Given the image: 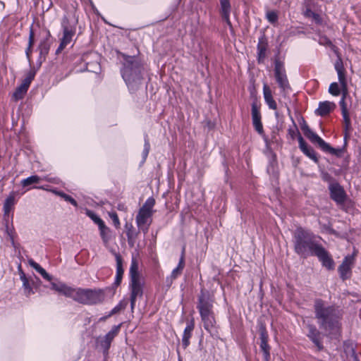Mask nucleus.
Instances as JSON below:
<instances>
[{"label": "nucleus", "mask_w": 361, "mask_h": 361, "mask_svg": "<svg viewBox=\"0 0 361 361\" xmlns=\"http://www.w3.org/2000/svg\"><path fill=\"white\" fill-rule=\"evenodd\" d=\"M261 343H260V348L262 350H266L267 348H269V346L267 343V333L264 331H262L261 333Z\"/></svg>", "instance_id": "nucleus-42"}, {"label": "nucleus", "mask_w": 361, "mask_h": 361, "mask_svg": "<svg viewBox=\"0 0 361 361\" xmlns=\"http://www.w3.org/2000/svg\"><path fill=\"white\" fill-rule=\"evenodd\" d=\"M323 179L325 181L329 182V183L331 182H335L334 180H332L331 177L328 173H325V174L323 175Z\"/></svg>", "instance_id": "nucleus-52"}, {"label": "nucleus", "mask_w": 361, "mask_h": 361, "mask_svg": "<svg viewBox=\"0 0 361 361\" xmlns=\"http://www.w3.org/2000/svg\"><path fill=\"white\" fill-rule=\"evenodd\" d=\"M28 88L25 87L23 85H20L19 87L16 88L15 92L13 94V97L16 101L20 100L23 99L24 95L26 94Z\"/></svg>", "instance_id": "nucleus-35"}, {"label": "nucleus", "mask_w": 361, "mask_h": 361, "mask_svg": "<svg viewBox=\"0 0 361 361\" xmlns=\"http://www.w3.org/2000/svg\"><path fill=\"white\" fill-rule=\"evenodd\" d=\"M116 283L119 284L121 281L123 274V262L122 258L118 254H116Z\"/></svg>", "instance_id": "nucleus-30"}, {"label": "nucleus", "mask_w": 361, "mask_h": 361, "mask_svg": "<svg viewBox=\"0 0 361 361\" xmlns=\"http://www.w3.org/2000/svg\"><path fill=\"white\" fill-rule=\"evenodd\" d=\"M341 86L334 82L330 84L329 87V92L333 96H338L341 94Z\"/></svg>", "instance_id": "nucleus-38"}, {"label": "nucleus", "mask_w": 361, "mask_h": 361, "mask_svg": "<svg viewBox=\"0 0 361 361\" xmlns=\"http://www.w3.org/2000/svg\"><path fill=\"white\" fill-rule=\"evenodd\" d=\"M314 8V5L312 4V0H305L303 13L306 17L312 18L316 23L319 24L322 22V18L319 14L312 11Z\"/></svg>", "instance_id": "nucleus-20"}, {"label": "nucleus", "mask_w": 361, "mask_h": 361, "mask_svg": "<svg viewBox=\"0 0 361 361\" xmlns=\"http://www.w3.org/2000/svg\"><path fill=\"white\" fill-rule=\"evenodd\" d=\"M274 76L281 91L286 92L290 89L289 82L286 73L283 63L279 59L275 60Z\"/></svg>", "instance_id": "nucleus-8"}, {"label": "nucleus", "mask_w": 361, "mask_h": 361, "mask_svg": "<svg viewBox=\"0 0 361 361\" xmlns=\"http://www.w3.org/2000/svg\"><path fill=\"white\" fill-rule=\"evenodd\" d=\"M221 15L222 19L226 23V24L231 27V22L230 20L231 13V4L229 0H221Z\"/></svg>", "instance_id": "nucleus-23"}, {"label": "nucleus", "mask_w": 361, "mask_h": 361, "mask_svg": "<svg viewBox=\"0 0 361 361\" xmlns=\"http://www.w3.org/2000/svg\"><path fill=\"white\" fill-rule=\"evenodd\" d=\"M130 298H136L137 297H142L143 293V283L141 279L130 280Z\"/></svg>", "instance_id": "nucleus-21"}, {"label": "nucleus", "mask_w": 361, "mask_h": 361, "mask_svg": "<svg viewBox=\"0 0 361 361\" xmlns=\"http://www.w3.org/2000/svg\"><path fill=\"white\" fill-rule=\"evenodd\" d=\"M314 256H316L322 262V266L326 268L328 270L334 269V261L329 252L326 250L323 246H322L321 248L317 250V252L315 253Z\"/></svg>", "instance_id": "nucleus-13"}, {"label": "nucleus", "mask_w": 361, "mask_h": 361, "mask_svg": "<svg viewBox=\"0 0 361 361\" xmlns=\"http://www.w3.org/2000/svg\"><path fill=\"white\" fill-rule=\"evenodd\" d=\"M42 180V177L38 176L37 175H34L27 178L23 179L20 181V184L23 188H27V190H29L30 189V188H29L30 185L37 184Z\"/></svg>", "instance_id": "nucleus-29"}, {"label": "nucleus", "mask_w": 361, "mask_h": 361, "mask_svg": "<svg viewBox=\"0 0 361 361\" xmlns=\"http://www.w3.org/2000/svg\"><path fill=\"white\" fill-rule=\"evenodd\" d=\"M49 37V32H46L44 39L41 40L39 45L40 55H46L48 54L50 47Z\"/></svg>", "instance_id": "nucleus-27"}, {"label": "nucleus", "mask_w": 361, "mask_h": 361, "mask_svg": "<svg viewBox=\"0 0 361 361\" xmlns=\"http://www.w3.org/2000/svg\"><path fill=\"white\" fill-rule=\"evenodd\" d=\"M293 243L295 252L304 258L314 256L322 246L313 233L302 228L295 230Z\"/></svg>", "instance_id": "nucleus-4"}, {"label": "nucleus", "mask_w": 361, "mask_h": 361, "mask_svg": "<svg viewBox=\"0 0 361 361\" xmlns=\"http://www.w3.org/2000/svg\"><path fill=\"white\" fill-rule=\"evenodd\" d=\"M335 68L338 74V79L341 87H345V86H348L347 79L345 74V70L342 64L336 63L335 65Z\"/></svg>", "instance_id": "nucleus-26"}, {"label": "nucleus", "mask_w": 361, "mask_h": 361, "mask_svg": "<svg viewBox=\"0 0 361 361\" xmlns=\"http://www.w3.org/2000/svg\"><path fill=\"white\" fill-rule=\"evenodd\" d=\"M42 180H46V181L53 183L57 184L59 183V178H50V177L46 176L42 177Z\"/></svg>", "instance_id": "nucleus-48"}, {"label": "nucleus", "mask_w": 361, "mask_h": 361, "mask_svg": "<svg viewBox=\"0 0 361 361\" xmlns=\"http://www.w3.org/2000/svg\"><path fill=\"white\" fill-rule=\"evenodd\" d=\"M127 305L128 301L126 300H123L120 301L119 303L111 310V311L108 314V317H111L124 310L126 307Z\"/></svg>", "instance_id": "nucleus-37"}, {"label": "nucleus", "mask_w": 361, "mask_h": 361, "mask_svg": "<svg viewBox=\"0 0 361 361\" xmlns=\"http://www.w3.org/2000/svg\"><path fill=\"white\" fill-rule=\"evenodd\" d=\"M298 140L300 150L310 159L317 162V157L313 148L307 145L302 136L300 135L298 138Z\"/></svg>", "instance_id": "nucleus-18"}, {"label": "nucleus", "mask_w": 361, "mask_h": 361, "mask_svg": "<svg viewBox=\"0 0 361 361\" xmlns=\"http://www.w3.org/2000/svg\"><path fill=\"white\" fill-rule=\"evenodd\" d=\"M336 108V104L329 102V101H325L319 102V107L316 110L317 114L324 116L328 115L331 111L334 110Z\"/></svg>", "instance_id": "nucleus-22"}, {"label": "nucleus", "mask_w": 361, "mask_h": 361, "mask_svg": "<svg viewBox=\"0 0 361 361\" xmlns=\"http://www.w3.org/2000/svg\"><path fill=\"white\" fill-rule=\"evenodd\" d=\"M251 115L252 125L255 130L259 134H264L263 126L262 123V116L260 112V105L257 102H253L251 106Z\"/></svg>", "instance_id": "nucleus-11"}, {"label": "nucleus", "mask_w": 361, "mask_h": 361, "mask_svg": "<svg viewBox=\"0 0 361 361\" xmlns=\"http://www.w3.org/2000/svg\"><path fill=\"white\" fill-rule=\"evenodd\" d=\"M341 93L342 94L341 98H343V99H346L347 97L348 96V86H345V87H341Z\"/></svg>", "instance_id": "nucleus-50"}, {"label": "nucleus", "mask_w": 361, "mask_h": 361, "mask_svg": "<svg viewBox=\"0 0 361 361\" xmlns=\"http://www.w3.org/2000/svg\"><path fill=\"white\" fill-rule=\"evenodd\" d=\"M34 188H38V189H42V190H48V189L45 188L44 186H40V187H33ZM49 191L51 192L52 193L59 196V194L61 193L62 191H59V190H57L56 189H51V190H49Z\"/></svg>", "instance_id": "nucleus-49"}, {"label": "nucleus", "mask_w": 361, "mask_h": 361, "mask_svg": "<svg viewBox=\"0 0 361 361\" xmlns=\"http://www.w3.org/2000/svg\"><path fill=\"white\" fill-rule=\"evenodd\" d=\"M322 43H325L326 44H331V41L329 39H327V38H324Z\"/></svg>", "instance_id": "nucleus-54"}, {"label": "nucleus", "mask_w": 361, "mask_h": 361, "mask_svg": "<svg viewBox=\"0 0 361 361\" xmlns=\"http://www.w3.org/2000/svg\"><path fill=\"white\" fill-rule=\"evenodd\" d=\"M136 300V298H130V306L132 310L135 307Z\"/></svg>", "instance_id": "nucleus-53"}, {"label": "nucleus", "mask_w": 361, "mask_h": 361, "mask_svg": "<svg viewBox=\"0 0 361 361\" xmlns=\"http://www.w3.org/2000/svg\"><path fill=\"white\" fill-rule=\"evenodd\" d=\"M33 44H34V32H33V30H31L30 32V35H29L28 47L27 48L26 51H25L27 57L29 61H30V54L32 52V47Z\"/></svg>", "instance_id": "nucleus-41"}, {"label": "nucleus", "mask_w": 361, "mask_h": 361, "mask_svg": "<svg viewBox=\"0 0 361 361\" xmlns=\"http://www.w3.org/2000/svg\"><path fill=\"white\" fill-rule=\"evenodd\" d=\"M214 300L209 291L202 289L198 296V303L197 308L203 322L204 328L209 332H211L216 324L213 308Z\"/></svg>", "instance_id": "nucleus-5"}, {"label": "nucleus", "mask_w": 361, "mask_h": 361, "mask_svg": "<svg viewBox=\"0 0 361 361\" xmlns=\"http://www.w3.org/2000/svg\"><path fill=\"white\" fill-rule=\"evenodd\" d=\"M267 18L271 23H274L278 20V15L275 11H271L267 13Z\"/></svg>", "instance_id": "nucleus-45"}, {"label": "nucleus", "mask_w": 361, "mask_h": 361, "mask_svg": "<svg viewBox=\"0 0 361 361\" xmlns=\"http://www.w3.org/2000/svg\"><path fill=\"white\" fill-rule=\"evenodd\" d=\"M195 327V324L193 319L188 322L186 327L185 328L183 338H182V344L184 348H186L190 344V338L192 336V333Z\"/></svg>", "instance_id": "nucleus-24"}, {"label": "nucleus", "mask_w": 361, "mask_h": 361, "mask_svg": "<svg viewBox=\"0 0 361 361\" xmlns=\"http://www.w3.org/2000/svg\"><path fill=\"white\" fill-rule=\"evenodd\" d=\"M121 328V324L114 326L111 330L105 335V336L100 340L99 344L104 353H107L112 341L115 336L118 334Z\"/></svg>", "instance_id": "nucleus-14"}, {"label": "nucleus", "mask_w": 361, "mask_h": 361, "mask_svg": "<svg viewBox=\"0 0 361 361\" xmlns=\"http://www.w3.org/2000/svg\"><path fill=\"white\" fill-rule=\"evenodd\" d=\"M263 95L266 104L272 110L277 109V104L273 97V93L269 86L264 83L263 85Z\"/></svg>", "instance_id": "nucleus-19"}, {"label": "nucleus", "mask_w": 361, "mask_h": 361, "mask_svg": "<svg viewBox=\"0 0 361 361\" xmlns=\"http://www.w3.org/2000/svg\"><path fill=\"white\" fill-rule=\"evenodd\" d=\"M20 279L23 282V287L24 289L25 295L27 297L30 296L34 292H33L32 288L31 287V286L30 284V282H29L27 278L26 277L25 273L21 269H20Z\"/></svg>", "instance_id": "nucleus-28"}, {"label": "nucleus", "mask_w": 361, "mask_h": 361, "mask_svg": "<svg viewBox=\"0 0 361 361\" xmlns=\"http://www.w3.org/2000/svg\"><path fill=\"white\" fill-rule=\"evenodd\" d=\"M264 354V358L265 361H269L270 358V354H269V348H267L266 350H262Z\"/></svg>", "instance_id": "nucleus-51"}, {"label": "nucleus", "mask_w": 361, "mask_h": 361, "mask_svg": "<svg viewBox=\"0 0 361 361\" xmlns=\"http://www.w3.org/2000/svg\"><path fill=\"white\" fill-rule=\"evenodd\" d=\"M15 204V196L14 192H12L6 199L4 204V211L6 214H8L13 206Z\"/></svg>", "instance_id": "nucleus-34"}, {"label": "nucleus", "mask_w": 361, "mask_h": 361, "mask_svg": "<svg viewBox=\"0 0 361 361\" xmlns=\"http://www.w3.org/2000/svg\"><path fill=\"white\" fill-rule=\"evenodd\" d=\"M184 252H185V249L183 248L178 266L175 269H173L171 275L167 276L166 279L167 286H170L172 284L173 280H175L179 276L181 275V274L183 271V269L185 267V254H184Z\"/></svg>", "instance_id": "nucleus-16"}, {"label": "nucleus", "mask_w": 361, "mask_h": 361, "mask_svg": "<svg viewBox=\"0 0 361 361\" xmlns=\"http://www.w3.org/2000/svg\"><path fill=\"white\" fill-rule=\"evenodd\" d=\"M314 312L320 328L329 334L338 331L342 317V310L339 307L329 305L323 300L317 298L314 302Z\"/></svg>", "instance_id": "nucleus-1"}, {"label": "nucleus", "mask_w": 361, "mask_h": 361, "mask_svg": "<svg viewBox=\"0 0 361 361\" xmlns=\"http://www.w3.org/2000/svg\"><path fill=\"white\" fill-rule=\"evenodd\" d=\"M339 105L341 109V114H342V116L343 118V122H344V131H345L344 138H345V140H346L348 137V131L351 128L350 118L348 105L346 104L345 99H343V98H341L339 102Z\"/></svg>", "instance_id": "nucleus-15"}, {"label": "nucleus", "mask_w": 361, "mask_h": 361, "mask_svg": "<svg viewBox=\"0 0 361 361\" xmlns=\"http://www.w3.org/2000/svg\"><path fill=\"white\" fill-rule=\"evenodd\" d=\"M35 76V71L30 70L26 75L25 79L23 80L22 85H23L25 87H29L31 82L34 79Z\"/></svg>", "instance_id": "nucleus-40"}, {"label": "nucleus", "mask_w": 361, "mask_h": 361, "mask_svg": "<svg viewBox=\"0 0 361 361\" xmlns=\"http://www.w3.org/2000/svg\"><path fill=\"white\" fill-rule=\"evenodd\" d=\"M63 37L61 40V43L56 50V54L61 52L69 44L75 34V28L73 26L68 25V19L64 18L63 23Z\"/></svg>", "instance_id": "nucleus-9"}, {"label": "nucleus", "mask_w": 361, "mask_h": 361, "mask_svg": "<svg viewBox=\"0 0 361 361\" xmlns=\"http://www.w3.org/2000/svg\"><path fill=\"white\" fill-rule=\"evenodd\" d=\"M301 130L307 139H309L312 143H317L323 151L337 157L341 156L343 153L342 149H336L331 147L329 144L326 142L317 134L313 132L307 123H304L301 125Z\"/></svg>", "instance_id": "nucleus-7"}, {"label": "nucleus", "mask_w": 361, "mask_h": 361, "mask_svg": "<svg viewBox=\"0 0 361 361\" xmlns=\"http://www.w3.org/2000/svg\"><path fill=\"white\" fill-rule=\"evenodd\" d=\"M87 214L98 226L104 224V221L93 212L89 211L87 212Z\"/></svg>", "instance_id": "nucleus-44"}, {"label": "nucleus", "mask_w": 361, "mask_h": 361, "mask_svg": "<svg viewBox=\"0 0 361 361\" xmlns=\"http://www.w3.org/2000/svg\"><path fill=\"white\" fill-rule=\"evenodd\" d=\"M29 264L33 269H35L39 274H40L44 279L49 281H51L52 277L39 264L32 259L29 260Z\"/></svg>", "instance_id": "nucleus-32"}, {"label": "nucleus", "mask_w": 361, "mask_h": 361, "mask_svg": "<svg viewBox=\"0 0 361 361\" xmlns=\"http://www.w3.org/2000/svg\"><path fill=\"white\" fill-rule=\"evenodd\" d=\"M130 280L140 279L138 272V264L135 259L133 258L130 267Z\"/></svg>", "instance_id": "nucleus-33"}, {"label": "nucleus", "mask_w": 361, "mask_h": 361, "mask_svg": "<svg viewBox=\"0 0 361 361\" xmlns=\"http://www.w3.org/2000/svg\"><path fill=\"white\" fill-rule=\"evenodd\" d=\"M59 197L63 198L64 200H66V202H70L74 207H78L77 202L72 197H71L70 195L64 193L63 192H61V193L59 194Z\"/></svg>", "instance_id": "nucleus-43"}, {"label": "nucleus", "mask_w": 361, "mask_h": 361, "mask_svg": "<svg viewBox=\"0 0 361 361\" xmlns=\"http://www.w3.org/2000/svg\"><path fill=\"white\" fill-rule=\"evenodd\" d=\"M99 228L100 231V235L102 238L103 242L104 243H107L110 239L109 228L107 226H106V225L104 224H103L102 225H100L99 226Z\"/></svg>", "instance_id": "nucleus-36"}, {"label": "nucleus", "mask_w": 361, "mask_h": 361, "mask_svg": "<svg viewBox=\"0 0 361 361\" xmlns=\"http://www.w3.org/2000/svg\"><path fill=\"white\" fill-rule=\"evenodd\" d=\"M149 149H150L149 142L147 140H145V145H144V149L142 152V156H143L144 159H145L147 158V157L149 154Z\"/></svg>", "instance_id": "nucleus-47"}, {"label": "nucleus", "mask_w": 361, "mask_h": 361, "mask_svg": "<svg viewBox=\"0 0 361 361\" xmlns=\"http://www.w3.org/2000/svg\"><path fill=\"white\" fill-rule=\"evenodd\" d=\"M109 216L112 219L114 226L116 228H118L120 226V221L117 214L115 212H111L109 213Z\"/></svg>", "instance_id": "nucleus-46"}, {"label": "nucleus", "mask_w": 361, "mask_h": 361, "mask_svg": "<svg viewBox=\"0 0 361 361\" xmlns=\"http://www.w3.org/2000/svg\"><path fill=\"white\" fill-rule=\"evenodd\" d=\"M118 209H124V206L123 205H122V206L119 205Z\"/></svg>", "instance_id": "nucleus-56"}, {"label": "nucleus", "mask_w": 361, "mask_h": 361, "mask_svg": "<svg viewBox=\"0 0 361 361\" xmlns=\"http://www.w3.org/2000/svg\"><path fill=\"white\" fill-rule=\"evenodd\" d=\"M123 58L121 76L130 91H135L142 85L144 78V67L135 57L120 54Z\"/></svg>", "instance_id": "nucleus-3"}, {"label": "nucleus", "mask_w": 361, "mask_h": 361, "mask_svg": "<svg viewBox=\"0 0 361 361\" xmlns=\"http://www.w3.org/2000/svg\"><path fill=\"white\" fill-rule=\"evenodd\" d=\"M307 336L312 341V342L316 345L318 351H321L324 349L322 343V339L320 331L313 324H308L307 326Z\"/></svg>", "instance_id": "nucleus-12"}, {"label": "nucleus", "mask_w": 361, "mask_h": 361, "mask_svg": "<svg viewBox=\"0 0 361 361\" xmlns=\"http://www.w3.org/2000/svg\"><path fill=\"white\" fill-rule=\"evenodd\" d=\"M154 204L155 200L154 198H148L143 206L140 209L136 216L137 226L145 234L148 232L149 226L151 224L152 208Z\"/></svg>", "instance_id": "nucleus-6"}, {"label": "nucleus", "mask_w": 361, "mask_h": 361, "mask_svg": "<svg viewBox=\"0 0 361 361\" xmlns=\"http://www.w3.org/2000/svg\"><path fill=\"white\" fill-rule=\"evenodd\" d=\"M267 49V43L262 38L259 39L257 44V56L258 62L263 63L266 58V52Z\"/></svg>", "instance_id": "nucleus-25"}, {"label": "nucleus", "mask_w": 361, "mask_h": 361, "mask_svg": "<svg viewBox=\"0 0 361 361\" xmlns=\"http://www.w3.org/2000/svg\"><path fill=\"white\" fill-rule=\"evenodd\" d=\"M125 228L126 230V235L128 241L133 240L136 237V233H135L133 226L132 224H126Z\"/></svg>", "instance_id": "nucleus-39"}, {"label": "nucleus", "mask_w": 361, "mask_h": 361, "mask_svg": "<svg viewBox=\"0 0 361 361\" xmlns=\"http://www.w3.org/2000/svg\"><path fill=\"white\" fill-rule=\"evenodd\" d=\"M331 198L337 204L345 202L346 194L343 188L337 182H331L329 185Z\"/></svg>", "instance_id": "nucleus-10"}, {"label": "nucleus", "mask_w": 361, "mask_h": 361, "mask_svg": "<svg viewBox=\"0 0 361 361\" xmlns=\"http://www.w3.org/2000/svg\"><path fill=\"white\" fill-rule=\"evenodd\" d=\"M51 289L84 305H94L103 300V293L101 290L74 288L59 281H51Z\"/></svg>", "instance_id": "nucleus-2"}, {"label": "nucleus", "mask_w": 361, "mask_h": 361, "mask_svg": "<svg viewBox=\"0 0 361 361\" xmlns=\"http://www.w3.org/2000/svg\"><path fill=\"white\" fill-rule=\"evenodd\" d=\"M29 264L33 269H35L39 274H40L44 279L49 281H51L52 277L39 264L32 259L29 260Z\"/></svg>", "instance_id": "nucleus-31"}, {"label": "nucleus", "mask_w": 361, "mask_h": 361, "mask_svg": "<svg viewBox=\"0 0 361 361\" xmlns=\"http://www.w3.org/2000/svg\"><path fill=\"white\" fill-rule=\"evenodd\" d=\"M353 263V257L352 256L348 255L344 258L342 264L338 267V272L342 279L345 280L349 278Z\"/></svg>", "instance_id": "nucleus-17"}, {"label": "nucleus", "mask_w": 361, "mask_h": 361, "mask_svg": "<svg viewBox=\"0 0 361 361\" xmlns=\"http://www.w3.org/2000/svg\"><path fill=\"white\" fill-rule=\"evenodd\" d=\"M109 317H108V315L104 316V317H101V318L99 319V321H100V322H104V321H106V319H108Z\"/></svg>", "instance_id": "nucleus-55"}]
</instances>
